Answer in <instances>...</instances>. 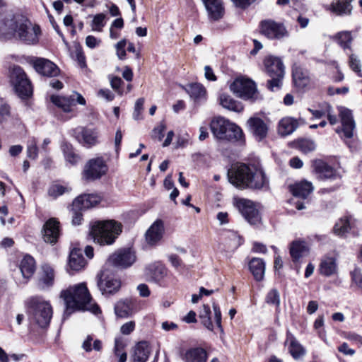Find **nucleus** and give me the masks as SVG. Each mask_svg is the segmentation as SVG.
Listing matches in <instances>:
<instances>
[{
    "label": "nucleus",
    "instance_id": "1",
    "mask_svg": "<svg viewBox=\"0 0 362 362\" xmlns=\"http://www.w3.org/2000/svg\"><path fill=\"white\" fill-rule=\"evenodd\" d=\"M41 33L40 28L20 14L7 12L0 15V37H17L28 45L36 44Z\"/></svg>",
    "mask_w": 362,
    "mask_h": 362
},
{
    "label": "nucleus",
    "instance_id": "2",
    "mask_svg": "<svg viewBox=\"0 0 362 362\" xmlns=\"http://www.w3.org/2000/svg\"><path fill=\"white\" fill-rule=\"evenodd\" d=\"M60 298L65 305L64 315L69 317L77 310L89 311L97 314L100 312L98 305L93 301L86 284L79 283L70 286L60 293Z\"/></svg>",
    "mask_w": 362,
    "mask_h": 362
},
{
    "label": "nucleus",
    "instance_id": "3",
    "mask_svg": "<svg viewBox=\"0 0 362 362\" xmlns=\"http://www.w3.org/2000/svg\"><path fill=\"white\" fill-rule=\"evenodd\" d=\"M229 182L236 187L260 189L267 188L269 180L262 169L240 164L228 171Z\"/></svg>",
    "mask_w": 362,
    "mask_h": 362
},
{
    "label": "nucleus",
    "instance_id": "4",
    "mask_svg": "<svg viewBox=\"0 0 362 362\" xmlns=\"http://www.w3.org/2000/svg\"><path fill=\"white\" fill-rule=\"evenodd\" d=\"M122 229V224L115 220L95 221L90 223L89 235L100 245H110L115 243Z\"/></svg>",
    "mask_w": 362,
    "mask_h": 362
},
{
    "label": "nucleus",
    "instance_id": "5",
    "mask_svg": "<svg viewBox=\"0 0 362 362\" xmlns=\"http://www.w3.org/2000/svg\"><path fill=\"white\" fill-rule=\"evenodd\" d=\"M210 127L213 135L218 140L232 143L238 142L241 144L245 143V136L242 129L224 117L214 118Z\"/></svg>",
    "mask_w": 362,
    "mask_h": 362
},
{
    "label": "nucleus",
    "instance_id": "6",
    "mask_svg": "<svg viewBox=\"0 0 362 362\" xmlns=\"http://www.w3.org/2000/svg\"><path fill=\"white\" fill-rule=\"evenodd\" d=\"M28 313L32 322L41 327H47L52 317V308L50 303L39 296L30 298L28 302Z\"/></svg>",
    "mask_w": 362,
    "mask_h": 362
},
{
    "label": "nucleus",
    "instance_id": "7",
    "mask_svg": "<svg viewBox=\"0 0 362 362\" xmlns=\"http://www.w3.org/2000/svg\"><path fill=\"white\" fill-rule=\"evenodd\" d=\"M263 63L266 73L271 78L267 81L268 89L272 91L280 89L285 74V67L281 59L269 55L264 58Z\"/></svg>",
    "mask_w": 362,
    "mask_h": 362
},
{
    "label": "nucleus",
    "instance_id": "8",
    "mask_svg": "<svg viewBox=\"0 0 362 362\" xmlns=\"http://www.w3.org/2000/svg\"><path fill=\"white\" fill-rule=\"evenodd\" d=\"M10 79L16 93L20 98H25L32 95L33 88L30 81L21 66H14L12 67Z\"/></svg>",
    "mask_w": 362,
    "mask_h": 362
},
{
    "label": "nucleus",
    "instance_id": "9",
    "mask_svg": "<svg viewBox=\"0 0 362 362\" xmlns=\"http://www.w3.org/2000/svg\"><path fill=\"white\" fill-rule=\"evenodd\" d=\"M96 279L98 288L103 295L113 294L120 288V281L115 277L107 264L98 274Z\"/></svg>",
    "mask_w": 362,
    "mask_h": 362
},
{
    "label": "nucleus",
    "instance_id": "10",
    "mask_svg": "<svg viewBox=\"0 0 362 362\" xmlns=\"http://www.w3.org/2000/svg\"><path fill=\"white\" fill-rule=\"evenodd\" d=\"M230 88L238 97L244 100H255L258 98V93L254 81L245 78L235 79Z\"/></svg>",
    "mask_w": 362,
    "mask_h": 362
},
{
    "label": "nucleus",
    "instance_id": "11",
    "mask_svg": "<svg viewBox=\"0 0 362 362\" xmlns=\"http://www.w3.org/2000/svg\"><path fill=\"white\" fill-rule=\"evenodd\" d=\"M260 33L270 40H281L288 37L285 25L273 20H264L259 24Z\"/></svg>",
    "mask_w": 362,
    "mask_h": 362
},
{
    "label": "nucleus",
    "instance_id": "12",
    "mask_svg": "<svg viewBox=\"0 0 362 362\" xmlns=\"http://www.w3.org/2000/svg\"><path fill=\"white\" fill-rule=\"evenodd\" d=\"M108 167L102 157L89 160L83 170V177L86 180H95L100 179L107 172Z\"/></svg>",
    "mask_w": 362,
    "mask_h": 362
},
{
    "label": "nucleus",
    "instance_id": "13",
    "mask_svg": "<svg viewBox=\"0 0 362 362\" xmlns=\"http://www.w3.org/2000/svg\"><path fill=\"white\" fill-rule=\"evenodd\" d=\"M234 204L248 223L255 225L260 222L259 211L253 202L244 198H235Z\"/></svg>",
    "mask_w": 362,
    "mask_h": 362
},
{
    "label": "nucleus",
    "instance_id": "14",
    "mask_svg": "<svg viewBox=\"0 0 362 362\" xmlns=\"http://www.w3.org/2000/svg\"><path fill=\"white\" fill-rule=\"evenodd\" d=\"M50 100L53 104L58 107L61 108L65 112H69L71 111V107L76 103L81 105H86V100L78 93L74 92L69 97H62L59 95H52L50 97Z\"/></svg>",
    "mask_w": 362,
    "mask_h": 362
},
{
    "label": "nucleus",
    "instance_id": "15",
    "mask_svg": "<svg viewBox=\"0 0 362 362\" xmlns=\"http://www.w3.org/2000/svg\"><path fill=\"white\" fill-rule=\"evenodd\" d=\"M339 117L341 128L337 129L336 132L338 134L342 133L344 138H352L356 124L351 111L348 108L341 107L339 108Z\"/></svg>",
    "mask_w": 362,
    "mask_h": 362
},
{
    "label": "nucleus",
    "instance_id": "16",
    "mask_svg": "<svg viewBox=\"0 0 362 362\" xmlns=\"http://www.w3.org/2000/svg\"><path fill=\"white\" fill-rule=\"evenodd\" d=\"M136 260L134 252L130 249H123L112 254L108 259L107 267L113 265L117 267L127 268L130 267Z\"/></svg>",
    "mask_w": 362,
    "mask_h": 362
},
{
    "label": "nucleus",
    "instance_id": "17",
    "mask_svg": "<svg viewBox=\"0 0 362 362\" xmlns=\"http://www.w3.org/2000/svg\"><path fill=\"white\" fill-rule=\"evenodd\" d=\"M73 134L80 144L88 148L98 142V132L95 129L78 127L73 130Z\"/></svg>",
    "mask_w": 362,
    "mask_h": 362
},
{
    "label": "nucleus",
    "instance_id": "18",
    "mask_svg": "<svg viewBox=\"0 0 362 362\" xmlns=\"http://www.w3.org/2000/svg\"><path fill=\"white\" fill-rule=\"evenodd\" d=\"M165 232L163 221L158 219L149 227L145 233L148 245L155 246L162 240Z\"/></svg>",
    "mask_w": 362,
    "mask_h": 362
},
{
    "label": "nucleus",
    "instance_id": "19",
    "mask_svg": "<svg viewBox=\"0 0 362 362\" xmlns=\"http://www.w3.org/2000/svg\"><path fill=\"white\" fill-rule=\"evenodd\" d=\"M312 166L317 178L320 180L334 179L337 177L335 169L321 159L314 160Z\"/></svg>",
    "mask_w": 362,
    "mask_h": 362
},
{
    "label": "nucleus",
    "instance_id": "20",
    "mask_svg": "<svg viewBox=\"0 0 362 362\" xmlns=\"http://www.w3.org/2000/svg\"><path fill=\"white\" fill-rule=\"evenodd\" d=\"M247 124L250 132L257 141H260L267 137L269 127L262 119L259 117H250L247 120Z\"/></svg>",
    "mask_w": 362,
    "mask_h": 362
},
{
    "label": "nucleus",
    "instance_id": "21",
    "mask_svg": "<svg viewBox=\"0 0 362 362\" xmlns=\"http://www.w3.org/2000/svg\"><path fill=\"white\" fill-rule=\"evenodd\" d=\"M167 275V269L160 262L149 264L145 269L146 278L156 283L161 281Z\"/></svg>",
    "mask_w": 362,
    "mask_h": 362
},
{
    "label": "nucleus",
    "instance_id": "22",
    "mask_svg": "<svg viewBox=\"0 0 362 362\" xmlns=\"http://www.w3.org/2000/svg\"><path fill=\"white\" fill-rule=\"evenodd\" d=\"M45 242L54 244L59 236V222L55 218H49L44 225L42 230Z\"/></svg>",
    "mask_w": 362,
    "mask_h": 362
},
{
    "label": "nucleus",
    "instance_id": "23",
    "mask_svg": "<svg viewBox=\"0 0 362 362\" xmlns=\"http://www.w3.org/2000/svg\"><path fill=\"white\" fill-rule=\"evenodd\" d=\"M34 67L39 74L45 76L54 77L59 74V69L57 65L43 58L36 59L34 62Z\"/></svg>",
    "mask_w": 362,
    "mask_h": 362
},
{
    "label": "nucleus",
    "instance_id": "24",
    "mask_svg": "<svg viewBox=\"0 0 362 362\" xmlns=\"http://www.w3.org/2000/svg\"><path fill=\"white\" fill-rule=\"evenodd\" d=\"M203 3L211 21H216L223 18L224 8L221 0H203Z\"/></svg>",
    "mask_w": 362,
    "mask_h": 362
},
{
    "label": "nucleus",
    "instance_id": "25",
    "mask_svg": "<svg viewBox=\"0 0 362 362\" xmlns=\"http://www.w3.org/2000/svg\"><path fill=\"white\" fill-rule=\"evenodd\" d=\"M100 202V197L97 194H82L74 200L73 206L74 209L83 211L96 206Z\"/></svg>",
    "mask_w": 362,
    "mask_h": 362
},
{
    "label": "nucleus",
    "instance_id": "26",
    "mask_svg": "<svg viewBox=\"0 0 362 362\" xmlns=\"http://www.w3.org/2000/svg\"><path fill=\"white\" fill-rule=\"evenodd\" d=\"M54 272L52 267L48 264H43L39 275L37 286L40 289H46L54 284Z\"/></svg>",
    "mask_w": 362,
    "mask_h": 362
},
{
    "label": "nucleus",
    "instance_id": "27",
    "mask_svg": "<svg viewBox=\"0 0 362 362\" xmlns=\"http://www.w3.org/2000/svg\"><path fill=\"white\" fill-rule=\"evenodd\" d=\"M318 271L321 275L327 277L337 274L338 264L336 257L324 256L320 261Z\"/></svg>",
    "mask_w": 362,
    "mask_h": 362
},
{
    "label": "nucleus",
    "instance_id": "28",
    "mask_svg": "<svg viewBox=\"0 0 362 362\" xmlns=\"http://www.w3.org/2000/svg\"><path fill=\"white\" fill-rule=\"evenodd\" d=\"M285 343L288 345V351L293 358L299 359L305 354V349L290 332L286 333Z\"/></svg>",
    "mask_w": 362,
    "mask_h": 362
},
{
    "label": "nucleus",
    "instance_id": "29",
    "mask_svg": "<svg viewBox=\"0 0 362 362\" xmlns=\"http://www.w3.org/2000/svg\"><path fill=\"white\" fill-rule=\"evenodd\" d=\"M357 220L351 216H346L339 219L334 225V232L336 235L343 236L352 228L356 227Z\"/></svg>",
    "mask_w": 362,
    "mask_h": 362
},
{
    "label": "nucleus",
    "instance_id": "30",
    "mask_svg": "<svg viewBox=\"0 0 362 362\" xmlns=\"http://www.w3.org/2000/svg\"><path fill=\"white\" fill-rule=\"evenodd\" d=\"M352 0H336L329 6L328 10L337 16H349L351 13Z\"/></svg>",
    "mask_w": 362,
    "mask_h": 362
},
{
    "label": "nucleus",
    "instance_id": "31",
    "mask_svg": "<svg viewBox=\"0 0 362 362\" xmlns=\"http://www.w3.org/2000/svg\"><path fill=\"white\" fill-rule=\"evenodd\" d=\"M298 127L297 119L286 117L282 118L278 125V133L281 136H286L291 134Z\"/></svg>",
    "mask_w": 362,
    "mask_h": 362
},
{
    "label": "nucleus",
    "instance_id": "32",
    "mask_svg": "<svg viewBox=\"0 0 362 362\" xmlns=\"http://www.w3.org/2000/svg\"><path fill=\"white\" fill-rule=\"evenodd\" d=\"M151 350L146 341H140L134 347V354L131 362H146L149 356Z\"/></svg>",
    "mask_w": 362,
    "mask_h": 362
},
{
    "label": "nucleus",
    "instance_id": "33",
    "mask_svg": "<svg viewBox=\"0 0 362 362\" xmlns=\"http://www.w3.org/2000/svg\"><path fill=\"white\" fill-rule=\"evenodd\" d=\"M309 248L305 241H293L290 246V254L293 261H298L300 258L308 255Z\"/></svg>",
    "mask_w": 362,
    "mask_h": 362
},
{
    "label": "nucleus",
    "instance_id": "34",
    "mask_svg": "<svg viewBox=\"0 0 362 362\" xmlns=\"http://www.w3.org/2000/svg\"><path fill=\"white\" fill-rule=\"evenodd\" d=\"M290 189L293 196L305 199L313 191V186L310 182L302 181L291 185Z\"/></svg>",
    "mask_w": 362,
    "mask_h": 362
},
{
    "label": "nucleus",
    "instance_id": "35",
    "mask_svg": "<svg viewBox=\"0 0 362 362\" xmlns=\"http://www.w3.org/2000/svg\"><path fill=\"white\" fill-rule=\"evenodd\" d=\"M86 265V260L79 249H73L69 255V266L74 271H79Z\"/></svg>",
    "mask_w": 362,
    "mask_h": 362
},
{
    "label": "nucleus",
    "instance_id": "36",
    "mask_svg": "<svg viewBox=\"0 0 362 362\" xmlns=\"http://www.w3.org/2000/svg\"><path fill=\"white\" fill-rule=\"evenodd\" d=\"M249 268L254 278L259 281L264 278L265 271V264L260 258L254 257L249 263Z\"/></svg>",
    "mask_w": 362,
    "mask_h": 362
},
{
    "label": "nucleus",
    "instance_id": "37",
    "mask_svg": "<svg viewBox=\"0 0 362 362\" xmlns=\"http://www.w3.org/2000/svg\"><path fill=\"white\" fill-rule=\"evenodd\" d=\"M20 270L23 276L28 279L35 271V262L33 257L25 255L21 262Z\"/></svg>",
    "mask_w": 362,
    "mask_h": 362
},
{
    "label": "nucleus",
    "instance_id": "38",
    "mask_svg": "<svg viewBox=\"0 0 362 362\" xmlns=\"http://www.w3.org/2000/svg\"><path fill=\"white\" fill-rule=\"evenodd\" d=\"M220 104L226 109L236 112H240L243 110V105L226 93H222L219 96Z\"/></svg>",
    "mask_w": 362,
    "mask_h": 362
},
{
    "label": "nucleus",
    "instance_id": "39",
    "mask_svg": "<svg viewBox=\"0 0 362 362\" xmlns=\"http://www.w3.org/2000/svg\"><path fill=\"white\" fill-rule=\"evenodd\" d=\"M293 79L295 85L299 88L305 87L309 83V78L307 71L298 66L293 67Z\"/></svg>",
    "mask_w": 362,
    "mask_h": 362
},
{
    "label": "nucleus",
    "instance_id": "40",
    "mask_svg": "<svg viewBox=\"0 0 362 362\" xmlns=\"http://www.w3.org/2000/svg\"><path fill=\"white\" fill-rule=\"evenodd\" d=\"M206 352L202 348H194L185 354V362H206Z\"/></svg>",
    "mask_w": 362,
    "mask_h": 362
},
{
    "label": "nucleus",
    "instance_id": "41",
    "mask_svg": "<svg viewBox=\"0 0 362 362\" xmlns=\"http://www.w3.org/2000/svg\"><path fill=\"white\" fill-rule=\"evenodd\" d=\"M127 344L122 337H116L115 339L114 354L119 358L118 362H126L127 354L124 351Z\"/></svg>",
    "mask_w": 362,
    "mask_h": 362
},
{
    "label": "nucleus",
    "instance_id": "42",
    "mask_svg": "<svg viewBox=\"0 0 362 362\" xmlns=\"http://www.w3.org/2000/svg\"><path fill=\"white\" fill-rule=\"evenodd\" d=\"M187 92L195 101L204 99L206 96V89L200 83L190 84L187 88Z\"/></svg>",
    "mask_w": 362,
    "mask_h": 362
},
{
    "label": "nucleus",
    "instance_id": "43",
    "mask_svg": "<svg viewBox=\"0 0 362 362\" xmlns=\"http://www.w3.org/2000/svg\"><path fill=\"white\" fill-rule=\"evenodd\" d=\"M71 188L68 186H64L60 184L54 183L49 187L48 194L52 198L56 199L65 193L71 192Z\"/></svg>",
    "mask_w": 362,
    "mask_h": 362
},
{
    "label": "nucleus",
    "instance_id": "44",
    "mask_svg": "<svg viewBox=\"0 0 362 362\" xmlns=\"http://www.w3.org/2000/svg\"><path fill=\"white\" fill-rule=\"evenodd\" d=\"M211 309L208 305H203L202 309L199 313V317L201 319L203 325L209 330H213V324L211 320Z\"/></svg>",
    "mask_w": 362,
    "mask_h": 362
},
{
    "label": "nucleus",
    "instance_id": "45",
    "mask_svg": "<svg viewBox=\"0 0 362 362\" xmlns=\"http://www.w3.org/2000/svg\"><path fill=\"white\" fill-rule=\"evenodd\" d=\"M105 24L106 15L103 13H98L93 17V21L90 23L91 30L95 32H101Z\"/></svg>",
    "mask_w": 362,
    "mask_h": 362
},
{
    "label": "nucleus",
    "instance_id": "46",
    "mask_svg": "<svg viewBox=\"0 0 362 362\" xmlns=\"http://www.w3.org/2000/svg\"><path fill=\"white\" fill-rule=\"evenodd\" d=\"M335 39L343 49H350V45L352 41V37L350 32L343 31L338 33L335 36Z\"/></svg>",
    "mask_w": 362,
    "mask_h": 362
},
{
    "label": "nucleus",
    "instance_id": "47",
    "mask_svg": "<svg viewBox=\"0 0 362 362\" xmlns=\"http://www.w3.org/2000/svg\"><path fill=\"white\" fill-rule=\"evenodd\" d=\"M115 312L119 317H127L132 313V308L129 302L119 301L115 306Z\"/></svg>",
    "mask_w": 362,
    "mask_h": 362
},
{
    "label": "nucleus",
    "instance_id": "48",
    "mask_svg": "<svg viewBox=\"0 0 362 362\" xmlns=\"http://www.w3.org/2000/svg\"><path fill=\"white\" fill-rule=\"evenodd\" d=\"M265 301L269 305H274L276 308L280 305V293L277 289L270 290L266 296Z\"/></svg>",
    "mask_w": 362,
    "mask_h": 362
},
{
    "label": "nucleus",
    "instance_id": "49",
    "mask_svg": "<svg viewBox=\"0 0 362 362\" xmlns=\"http://www.w3.org/2000/svg\"><path fill=\"white\" fill-rule=\"evenodd\" d=\"M10 117V107L2 98H0V124L6 121Z\"/></svg>",
    "mask_w": 362,
    "mask_h": 362
},
{
    "label": "nucleus",
    "instance_id": "50",
    "mask_svg": "<svg viewBox=\"0 0 362 362\" xmlns=\"http://www.w3.org/2000/svg\"><path fill=\"white\" fill-rule=\"evenodd\" d=\"M226 238L229 240V243L234 249L238 248L242 243V238L235 231H229L226 234Z\"/></svg>",
    "mask_w": 362,
    "mask_h": 362
},
{
    "label": "nucleus",
    "instance_id": "51",
    "mask_svg": "<svg viewBox=\"0 0 362 362\" xmlns=\"http://www.w3.org/2000/svg\"><path fill=\"white\" fill-rule=\"evenodd\" d=\"M298 148L304 153H308L315 150V143L309 139H301L298 141Z\"/></svg>",
    "mask_w": 362,
    "mask_h": 362
},
{
    "label": "nucleus",
    "instance_id": "52",
    "mask_svg": "<svg viewBox=\"0 0 362 362\" xmlns=\"http://www.w3.org/2000/svg\"><path fill=\"white\" fill-rule=\"evenodd\" d=\"M38 148L35 139L30 141L27 148V156L31 159H35L37 157Z\"/></svg>",
    "mask_w": 362,
    "mask_h": 362
},
{
    "label": "nucleus",
    "instance_id": "53",
    "mask_svg": "<svg viewBox=\"0 0 362 362\" xmlns=\"http://www.w3.org/2000/svg\"><path fill=\"white\" fill-rule=\"evenodd\" d=\"M350 68L356 73L358 74L359 76H362L361 74V62L358 57L354 54H351L349 56V61Z\"/></svg>",
    "mask_w": 362,
    "mask_h": 362
},
{
    "label": "nucleus",
    "instance_id": "54",
    "mask_svg": "<svg viewBox=\"0 0 362 362\" xmlns=\"http://www.w3.org/2000/svg\"><path fill=\"white\" fill-rule=\"evenodd\" d=\"M144 104V99L143 98H139L135 103L134 111L133 113V118L135 120L141 119V112Z\"/></svg>",
    "mask_w": 362,
    "mask_h": 362
},
{
    "label": "nucleus",
    "instance_id": "55",
    "mask_svg": "<svg viewBox=\"0 0 362 362\" xmlns=\"http://www.w3.org/2000/svg\"><path fill=\"white\" fill-rule=\"evenodd\" d=\"M126 45L127 40L125 39L119 41L115 45L117 55L119 59H124L126 57Z\"/></svg>",
    "mask_w": 362,
    "mask_h": 362
},
{
    "label": "nucleus",
    "instance_id": "56",
    "mask_svg": "<svg viewBox=\"0 0 362 362\" xmlns=\"http://www.w3.org/2000/svg\"><path fill=\"white\" fill-rule=\"evenodd\" d=\"M351 277L352 282H354L358 288L362 290V273L361 270L358 269H354L351 272Z\"/></svg>",
    "mask_w": 362,
    "mask_h": 362
},
{
    "label": "nucleus",
    "instance_id": "57",
    "mask_svg": "<svg viewBox=\"0 0 362 362\" xmlns=\"http://www.w3.org/2000/svg\"><path fill=\"white\" fill-rule=\"evenodd\" d=\"M165 129V124L164 123H160L158 126L153 129L152 137L157 139L158 141H161L164 137V132Z\"/></svg>",
    "mask_w": 362,
    "mask_h": 362
},
{
    "label": "nucleus",
    "instance_id": "58",
    "mask_svg": "<svg viewBox=\"0 0 362 362\" xmlns=\"http://www.w3.org/2000/svg\"><path fill=\"white\" fill-rule=\"evenodd\" d=\"M83 210H79V209H74L72 205L71 212H72V224L74 226L80 225L83 221L82 211Z\"/></svg>",
    "mask_w": 362,
    "mask_h": 362
},
{
    "label": "nucleus",
    "instance_id": "59",
    "mask_svg": "<svg viewBox=\"0 0 362 362\" xmlns=\"http://www.w3.org/2000/svg\"><path fill=\"white\" fill-rule=\"evenodd\" d=\"M76 60L81 68L86 67V57L81 48H76L75 50Z\"/></svg>",
    "mask_w": 362,
    "mask_h": 362
},
{
    "label": "nucleus",
    "instance_id": "60",
    "mask_svg": "<svg viewBox=\"0 0 362 362\" xmlns=\"http://www.w3.org/2000/svg\"><path fill=\"white\" fill-rule=\"evenodd\" d=\"M100 42L101 40L93 35H88L86 38V45L90 49H94L99 46Z\"/></svg>",
    "mask_w": 362,
    "mask_h": 362
},
{
    "label": "nucleus",
    "instance_id": "61",
    "mask_svg": "<svg viewBox=\"0 0 362 362\" xmlns=\"http://www.w3.org/2000/svg\"><path fill=\"white\" fill-rule=\"evenodd\" d=\"M134 328L135 322L134 321H129L128 322H126L121 327L120 332L123 334L127 335L132 333L134 330Z\"/></svg>",
    "mask_w": 362,
    "mask_h": 362
},
{
    "label": "nucleus",
    "instance_id": "62",
    "mask_svg": "<svg viewBox=\"0 0 362 362\" xmlns=\"http://www.w3.org/2000/svg\"><path fill=\"white\" fill-rule=\"evenodd\" d=\"M213 309L214 311L216 323L217 326L221 329V313L220 308L217 304L213 303Z\"/></svg>",
    "mask_w": 362,
    "mask_h": 362
},
{
    "label": "nucleus",
    "instance_id": "63",
    "mask_svg": "<svg viewBox=\"0 0 362 362\" xmlns=\"http://www.w3.org/2000/svg\"><path fill=\"white\" fill-rule=\"evenodd\" d=\"M338 351L344 355L353 356L355 354V351L349 348L348 344L346 342H344L338 347Z\"/></svg>",
    "mask_w": 362,
    "mask_h": 362
},
{
    "label": "nucleus",
    "instance_id": "64",
    "mask_svg": "<svg viewBox=\"0 0 362 362\" xmlns=\"http://www.w3.org/2000/svg\"><path fill=\"white\" fill-rule=\"evenodd\" d=\"M98 95L104 98L107 101H111L114 99V94L109 89H101L98 92Z\"/></svg>",
    "mask_w": 362,
    "mask_h": 362
}]
</instances>
